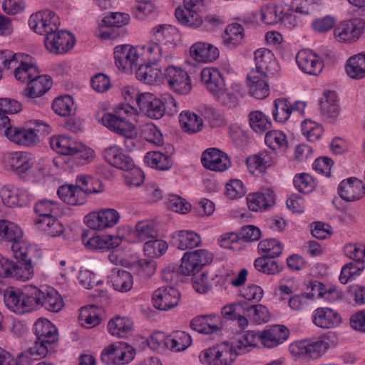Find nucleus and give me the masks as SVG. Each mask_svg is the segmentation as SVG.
Listing matches in <instances>:
<instances>
[{
    "instance_id": "19",
    "label": "nucleus",
    "mask_w": 365,
    "mask_h": 365,
    "mask_svg": "<svg viewBox=\"0 0 365 365\" xmlns=\"http://www.w3.org/2000/svg\"><path fill=\"white\" fill-rule=\"evenodd\" d=\"M299 68L304 73L317 76L323 69V62L315 53L309 49L300 50L296 56Z\"/></svg>"
},
{
    "instance_id": "44",
    "label": "nucleus",
    "mask_w": 365,
    "mask_h": 365,
    "mask_svg": "<svg viewBox=\"0 0 365 365\" xmlns=\"http://www.w3.org/2000/svg\"><path fill=\"white\" fill-rule=\"evenodd\" d=\"M50 145L53 150L62 155H72L80 146L79 142L66 135L53 136L50 140Z\"/></svg>"
},
{
    "instance_id": "15",
    "label": "nucleus",
    "mask_w": 365,
    "mask_h": 365,
    "mask_svg": "<svg viewBox=\"0 0 365 365\" xmlns=\"http://www.w3.org/2000/svg\"><path fill=\"white\" fill-rule=\"evenodd\" d=\"M46 49L54 54L64 53L71 50L75 44V38L69 32L58 29L44 38Z\"/></svg>"
},
{
    "instance_id": "3",
    "label": "nucleus",
    "mask_w": 365,
    "mask_h": 365,
    "mask_svg": "<svg viewBox=\"0 0 365 365\" xmlns=\"http://www.w3.org/2000/svg\"><path fill=\"white\" fill-rule=\"evenodd\" d=\"M33 331L36 340L26 355L29 359L37 361L44 358L51 346L58 340V329L50 321L41 318L34 323Z\"/></svg>"
},
{
    "instance_id": "41",
    "label": "nucleus",
    "mask_w": 365,
    "mask_h": 365,
    "mask_svg": "<svg viewBox=\"0 0 365 365\" xmlns=\"http://www.w3.org/2000/svg\"><path fill=\"white\" fill-rule=\"evenodd\" d=\"M161 69L157 66L141 62L136 70V78L146 84H154L160 81Z\"/></svg>"
},
{
    "instance_id": "40",
    "label": "nucleus",
    "mask_w": 365,
    "mask_h": 365,
    "mask_svg": "<svg viewBox=\"0 0 365 365\" xmlns=\"http://www.w3.org/2000/svg\"><path fill=\"white\" fill-rule=\"evenodd\" d=\"M133 323L128 317H115L111 319L108 324L110 334L118 338H125L131 334Z\"/></svg>"
},
{
    "instance_id": "28",
    "label": "nucleus",
    "mask_w": 365,
    "mask_h": 365,
    "mask_svg": "<svg viewBox=\"0 0 365 365\" xmlns=\"http://www.w3.org/2000/svg\"><path fill=\"white\" fill-rule=\"evenodd\" d=\"M35 163V158L27 152H14L9 155V165L14 173L26 178Z\"/></svg>"
},
{
    "instance_id": "59",
    "label": "nucleus",
    "mask_w": 365,
    "mask_h": 365,
    "mask_svg": "<svg viewBox=\"0 0 365 365\" xmlns=\"http://www.w3.org/2000/svg\"><path fill=\"white\" fill-rule=\"evenodd\" d=\"M249 122L252 130L257 133H263L271 127V121L262 111L254 110L249 114Z\"/></svg>"
},
{
    "instance_id": "25",
    "label": "nucleus",
    "mask_w": 365,
    "mask_h": 365,
    "mask_svg": "<svg viewBox=\"0 0 365 365\" xmlns=\"http://www.w3.org/2000/svg\"><path fill=\"white\" fill-rule=\"evenodd\" d=\"M190 327L199 333L211 334L221 330L222 323L220 316L210 314L195 317L190 322Z\"/></svg>"
},
{
    "instance_id": "57",
    "label": "nucleus",
    "mask_w": 365,
    "mask_h": 365,
    "mask_svg": "<svg viewBox=\"0 0 365 365\" xmlns=\"http://www.w3.org/2000/svg\"><path fill=\"white\" fill-rule=\"evenodd\" d=\"M259 341H261L260 332L249 331L234 345L240 355L250 351V348L256 346Z\"/></svg>"
},
{
    "instance_id": "2",
    "label": "nucleus",
    "mask_w": 365,
    "mask_h": 365,
    "mask_svg": "<svg viewBox=\"0 0 365 365\" xmlns=\"http://www.w3.org/2000/svg\"><path fill=\"white\" fill-rule=\"evenodd\" d=\"M0 63L3 69L10 71L15 79L21 83H27L40 73L35 59L27 53L2 50Z\"/></svg>"
},
{
    "instance_id": "31",
    "label": "nucleus",
    "mask_w": 365,
    "mask_h": 365,
    "mask_svg": "<svg viewBox=\"0 0 365 365\" xmlns=\"http://www.w3.org/2000/svg\"><path fill=\"white\" fill-rule=\"evenodd\" d=\"M268 76L257 71H250L247 75L249 92L257 99H264L269 94V86L267 83Z\"/></svg>"
},
{
    "instance_id": "48",
    "label": "nucleus",
    "mask_w": 365,
    "mask_h": 365,
    "mask_svg": "<svg viewBox=\"0 0 365 365\" xmlns=\"http://www.w3.org/2000/svg\"><path fill=\"white\" fill-rule=\"evenodd\" d=\"M133 235L139 242H146L158 237L155 222L152 220H143L137 222Z\"/></svg>"
},
{
    "instance_id": "11",
    "label": "nucleus",
    "mask_w": 365,
    "mask_h": 365,
    "mask_svg": "<svg viewBox=\"0 0 365 365\" xmlns=\"http://www.w3.org/2000/svg\"><path fill=\"white\" fill-rule=\"evenodd\" d=\"M135 350L127 343L118 342L106 348L101 353V360L108 365H125L135 356Z\"/></svg>"
},
{
    "instance_id": "38",
    "label": "nucleus",
    "mask_w": 365,
    "mask_h": 365,
    "mask_svg": "<svg viewBox=\"0 0 365 365\" xmlns=\"http://www.w3.org/2000/svg\"><path fill=\"white\" fill-rule=\"evenodd\" d=\"M255 62L256 67L252 71H257L267 76L277 65L274 53L267 48H260L255 51Z\"/></svg>"
},
{
    "instance_id": "47",
    "label": "nucleus",
    "mask_w": 365,
    "mask_h": 365,
    "mask_svg": "<svg viewBox=\"0 0 365 365\" xmlns=\"http://www.w3.org/2000/svg\"><path fill=\"white\" fill-rule=\"evenodd\" d=\"M145 161L151 168L160 170H168L173 165L171 156L159 151L147 153L145 156Z\"/></svg>"
},
{
    "instance_id": "61",
    "label": "nucleus",
    "mask_w": 365,
    "mask_h": 365,
    "mask_svg": "<svg viewBox=\"0 0 365 365\" xmlns=\"http://www.w3.org/2000/svg\"><path fill=\"white\" fill-rule=\"evenodd\" d=\"M168 244L165 241L155 237L145 242L143 252L148 257L155 258L165 254L168 250Z\"/></svg>"
},
{
    "instance_id": "29",
    "label": "nucleus",
    "mask_w": 365,
    "mask_h": 365,
    "mask_svg": "<svg viewBox=\"0 0 365 365\" xmlns=\"http://www.w3.org/2000/svg\"><path fill=\"white\" fill-rule=\"evenodd\" d=\"M313 323L322 329H333L341 323V317L337 311L329 307L316 309L312 315Z\"/></svg>"
},
{
    "instance_id": "60",
    "label": "nucleus",
    "mask_w": 365,
    "mask_h": 365,
    "mask_svg": "<svg viewBox=\"0 0 365 365\" xmlns=\"http://www.w3.org/2000/svg\"><path fill=\"white\" fill-rule=\"evenodd\" d=\"M274 109L272 112L275 121L279 123L286 122L292 113V104L285 98H277L274 101Z\"/></svg>"
},
{
    "instance_id": "18",
    "label": "nucleus",
    "mask_w": 365,
    "mask_h": 365,
    "mask_svg": "<svg viewBox=\"0 0 365 365\" xmlns=\"http://www.w3.org/2000/svg\"><path fill=\"white\" fill-rule=\"evenodd\" d=\"M180 300L179 292L173 287H162L153 294V307L161 311L169 310L178 305Z\"/></svg>"
},
{
    "instance_id": "58",
    "label": "nucleus",
    "mask_w": 365,
    "mask_h": 365,
    "mask_svg": "<svg viewBox=\"0 0 365 365\" xmlns=\"http://www.w3.org/2000/svg\"><path fill=\"white\" fill-rule=\"evenodd\" d=\"M52 108L61 116H68L75 111L73 98L68 95L56 98L53 102Z\"/></svg>"
},
{
    "instance_id": "17",
    "label": "nucleus",
    "mask_w": 365,
    "mask_h": 365,
    "mask_svg": "<svg viewBox=\"0 0 365 365\" xmlns=\"http://www.w3.org/2000/svg\"><path fill=\"white\" fill-rule=\"evenodd\" d=\"M51 86V78L39 73L37 77H34L27 82V86L22 91L21 94L28 103H33L35 98L43 96Z\"/></svg>"
},
{
    "instance_id": "5",
    "label": "nucleus",
    "mask_w": 365,
    "mask_h": 365,
    "mask_svg": "<svg viewBox=\"0 0 365 365\" xmlns=\"http://www.w3.org/2000/svg\"><path fill=\"white\" fill-rule=\"evenodd\" d=\"M329 347V343L322 339H303L291 343L289 351L295 360L316 359L323 355Z\"/></svg>"
},
{
    "instance_id": "10",
    "label": "nucleus",
    "mask_w": 365,
    "mask_h": 365,
    "mask_svg": "<svg viewBox=\"0 0 365 365\" xmlns=\"http://www.w3.org/2000/svg\"><path fill=\"white\" fill-rule=\"evenodd\" d=\"M114 58L118 68L125 73H131L134 69L137 70L138 65L142 62L139 48L130 45L116 46Z\"/></svg>"
},
{
    "instance_id": "14",
    "label": "nucleus",
    "mask_w": 365,
    "mask_h": 365,
    "mask_svg": "<svg viewBox=\"0 0 365 365\" xmlns=\"http://www.w3.org/2000/svg\"><path fill=\"white\" fill-rule=\"evenodd\" d=\"M120 218V215L116 210L107 208L88 214L85 222L93 230H103L114 227Z\"/></svg>"
},
{
    "instance_id": "12",
    "label": "nucleus",
    "mask_w": 365,
    "mask_h": 365,
    "mask_svg": "<svg viewBox=\"0 0 365 365\" xmlns=\"http://www.w3.org/2000/svg\"><path fill=\"white\" fill-rule=\"evenodd\" d=\"M200 78L206 89L218 99L224 98L225 94L235 95L227 88L225 80L218 69L212 67L203 68L200 72Z\"/></svg>"
},
{
    "instance_id": "55",
    "label": "nucleus",
    "mask_w": 365,
    "mask_h": 365,
    "mask_svg": "<svg viewBox=\"0 0 365 365\" xmlns=\"http://www.w3.org/2000/svg\"><path fill=\"white\" fill-rule=\"evenodd\" d=\"M258 250L263 257L276 258L282 253L283 245L276 239H266L259 242Z\"/></svg>"
},
{
    "instance_id": "7",
    "label": "nucleus",
    "mask_w": 365,
    "mask_h": 365,
    "mask_svg": "<svg viewBox=\"0 0 365 365\" xmlns=\"http://www.w3.org/2000/svg\"><path fill=\"white\" fill-rule=\"evenodd\" d=\"M207 0H184L183 9L175 10V16L183 25L193 29L200 27L203 21L200 14L205 7Z\"/></svg>"
},
{
    "instance_id": "56",
    "label": "nucleus",
    "mask_w": 365,
    "mask_h": 365,
    "mask_svg": "<svg viewBox=\"0 0 365 365\" xmlns=\"http://www.w3.org/2000/svg\"><path fill=\"white\" fill-rule=\"evenodd\" d=\"M244 29L237 23L227 26L223 36L224 43L230 47L240 45L244 37Z\"/></svg>"
},
{
    "instance_id": "9",
    "label": "nucleus",
    "mask_w": 365,
    "mask_h": 365,
    "mask_svg": "<svg viewBox=\"0 0 365 365\" xmlns=\"http://www.w3.org/2000/svg\"><path fill=\"white\" fill-rule=\"evenodd\" d=\"M213 259V255L206 250H197L184 254L179 272L185 276L195 275L202 267L209 264Z\"/></svg>"
},
{
    "instance_id": "26",
    "label": "nucleus",
    "mask_w": 365,
    "mask_h": 365,
    "mask_svg": "<svg viewBox=\"0 0 365 365\" xmlns=\"http://www.w3.org/2000/svg\"><path fill=\"white\" fill-rule=\"evenodd\" d=\"M2 202L9 207H22L31 200V195L24 187H4L0 190Z\"/></svg>"
},
{
    "instance_id": "52",
    "label": "nucleus",
    "mask_w": 365,
    "mask_h": 365,
    "mask_svg": "<svg viewBox=\"0 0 365 365\" xmlns=\"http://www.w3.org/2000/svg\"><path fill=\"white\" fill-rule=\"evenodd\" d=\"M137 4L132 7L133 16L140 21L158 16V10L150 1L136 0Z\"/></svg>"
},
{
    "instance_id": "33",
    "label": "nucleus",
    "mask_w": 365,
    "mask_h": 365,
    "mask_svg": "<svg viewBox=\"0 0 365 365\" xmlns=\"http://www.w3.org/2000/svg\"><path fill=\"white\" fill-rule=\"evenodd\" d=\"M190 55L199 63H209L215 61L220 56L218 48L211 43L198 41L190 48Z\"/></svg>"
},
{
    "instance_id": "37",
    "label": "nucleus",
    "mask_w": 365,
    "mask_h": 365,
    "mask_svg": "<svg viewBox=\"0 0 365 365\" xmlns=\"http://www.w3.org/2000/svg\"><path fill=\"white\" fill-rule=\"evenodd\" d=\"M34 252H31L26 257H15L21 261L22 264L19 265L12 262V267L10 268L11 274L8 277L25 282L31 279L34 275V268L31 264V257Z\"/></svg>"
},
{
    "instance_id": "20",
    "label": "nucleus",
    "mask_w": 365,
    "mask_h": 365,
    "mask_svg": "<svg viewBox=\"0 0 365 365\" xmlns=\"http://www.w3.org/2000/svg\"><path fill=\"white\" fill-rule=\"evenodd\" d=\"M201 161L205 168L217 172H223L231 165L229 157L217 148H209L205 150Z\"/></svg>"
},
{
    "instance_id": "42",
    "label": "nucleus",
    "mask_w": 365,
    "mask_h": 365,
    "mask_svg": "<svg viewBox=\"0 0 365 365\" xmlns=\"http://www.w3.org/2000/svg\"><path fill=\"white\" fill-rule=\"evenodd\" d=\"M247 200L249 209L255 212L266 210L274 204V195L269 192L250 194Z\"/></svg>"
},
{
    "instance_id": "32",
    "label": "nucleus",
    "mask_w": 365,
    "mask_h": 365,
    "mask_svg": "<svg viewBox=\"0 0 365 365\" xmlns=\"http://www.w3.org/2000/svg\"><path fill=\"white\" fill-rule=\"evenodd\" d=\"M141 61L157 66L163 59L168 61L169 56L160 42L150 40L141 48H139Z\"/></svg>"
},
{
    "instance_id": "39",
    "label": "nucleus",
    "mask_w": 365,
    "mask_h": 365,
    "mask_svg": "<svg viewBox=\"0 0 365 365\" xmlns=\"http://www.w3.org/2000/svg\"><path fill=\"white\" fill-rule=\"evenodd\" d=\"M174 245L180 250L192 249L200 245V236L190 230L177 231L173 235Z\"/></svg>"
},
{
    "instance_id": "24",
    "label": "nucleus",
    "mask_w": 365,
    "mask_h": 365,
    "mask_svg": "<svg viewBox=\"0 0 365 365\" xmlns=\"http://www.w3.org/2000/svg\"><path fill=\"white\" fill-rule=\"evenodd\" d=\"M103 158L110 165L120 170H129L135 167L131 157L124 153L123 149L116 145L106 148L103 151Z\"/></svg>"
},
{
    "instance_id": "45",
    "label": "nucleus",
    "mask_w": 365,
    "mask_h": 365,
    "mask_svg": "<svg viewBox=\"0 0 365 365\" xmlns=\"http://www.w3.org/2000/svg\"><path fill=\"white\" fill-rule=\"evenodd\" d=\"M179 121L182 130L189 134L198 133L203 127L202 119L190 110L182 112Z\"/></svg>"
},
{
    "instance_id": "27",
    "label": "nucleus",
    "mask_w": 365,
    "mask_h": 365,
    "mask_svg": "<svg viewBox=\"0 0 365 365\" xmlns=\"http://www.w3.org/2000/svg\"><path fill=\"white\" fill-rule=\"evenodd\" d=\"M83 244L90 250L111 249L119 245V239L111 235H97L93 232H83L81 236Z\"/></svg>"
},
{
    "instance_id": "22",
    "label": "nucleus",
    "mask_w": 365,
    "mask_h": 365,
    "mask_svg": "<svg viewBox=\"0 0 365 365\" xmlns=\"http://www.w3.org/2000/svg\"><path fill=\"white\" fill-rule=\"evenodd\" d=\"M5 135L11 141L23 146H32L39 141L36 130L24 127L9 126L4 130Z\"/></svg>"
},
{
    "instance_id": "30",
    "label": "nucleus",
    "mask_w": 365,
    "mask_h": 365,
    "mask_svg": "<svg viewBox=\"0 0 365 365\" xmlns=\"http://www.w3.org/2000/svg\"><path fill=\"white\" fill-rule=\"evenodd\" d=\"M139 108L148 117L153 119L161 118L165 113V106L162 100L155 97L153 93H145L139 99Z\"/></svg>"
},
{
    "instance_id": "23",
    "label": "nucleus",
    "mask_w": 365,
    "mask_h": 365,
    "mask_svg": "<svg viewBox=\"0 0 365 365\" xmlns=\"http://www.w3.org/2000/svg\"><path fill=\"white\" fill-rule=\"evenodd\" d=\"M338 192L344 200L353 202L364 196L365 186L362 180L356 178H349L340 182Z\"/></svg>"
},
{
    "instance_id": "49",
    "label": "nucleus",
    "mask_w": 365,
    "mask_h": 365,
    "mask_svg": "<svg viewBox=\"0 0 365 365\" xmlns=\"http://www.w3.org/2000/svg\"><path fill=\"white\" fill-rule=\"evenodd\" d=\"M346 71L352 78L359 79L365 77V53L349 58Z\"/></svg>"
},
{
    "instance_id": "6",
    "label": "nucleus",
    "mask_w": 365,
    "mask_h": 365,
    "mask_svg": "<svg viewBox=\"0 0 365 365\" xmlns=\"http://www.w3.org/2000/svg\"><path fill=\"white\" fill-rule=\"evenodd\" d=\"M240 355L235 346L224 342L205 349L200 355L202 364L208 365H230Z\"/></svg>"
},
{
    "instance_id": "8",
    "label": "nucleus",
    "mask_w": 365,
    "mask_h": 365,
    "mask_svg": "<svg viewBox=\"0 0 365 365\" xmlns=\"http://www.w3.org/2000/svg\"><path fill=\"white\" fill-rule=\"evenodd\" d=\"M29 26L35 33L47 36L48 34L58 29L60 20L53 11L44 9L38 11L30 16Z\"/></svg>"
},
{
    "instance_id": "43",
    "label": "nucleus",
    "mask_w": 365,
    "mask_h": 365,
    "mask_svg": "<svg viewBox=\"0 0 365 365\" xmlns=\"http://www.w3.org/2000/svg\"><path fill=\"white\" fill-rule=\"evenodd\" d=\"M320 108L324 118H335L339 113L336 93L334 91H325L320 101Z\"/></svg>"
},
{
    "instance_id": "64",
    "label": "nucleus",
    "mask_w": 365,
    "mask_h": 365,
    "mask_svg": "<svg viewBox=\"0 0 365 365\" xmlns=\"http://www.w3.org/2000/svg\"><path fill=\"white\" fill-rule=\"evenodd\" d=\"M166 205L169 210L182 215L188 213L192 207L185 199L174 194L168 195Z\"/></svg>"
},
{
    "instance_id": "1",
    "label": "nucleus",
    "mask_w": 365,
    "mask_h": 365,
    "mask_svg": "<svg viewBox=\"0 0 365 365\" xmlns=\"http://www.w3.org/2000/svg\"><path fill=\"white\" fill-rule=\"evenodd\" d=\"M4 300L9 309L18 314L32 312L41 308L58 312L63 307L60 294L53 288L29 286L24 291L7 288L4 292Z\"/></svg>"
},
{
    "instance_id": "50",
    "label": "nucleus",
    "mask_w": 365,
    "mask_h": 365,
    "mask_svg": "<svg viewBox=\"0 0 365 365\" xmlns=\"http://www.w3.org/2000/svg\"><path fill=\"white\" fill-rule=\"evenodd\" d=\"M274 258L269 257H258L254 262L255 269L268 275H275L280 273L283 269V266L278 261L274 260Z\"/></svg>"
},
{
    "instance_id": "13",
    "label": "nucleus",
    "mask_w": 365,
    "mask_h": 365,
    "mask_svg": "<svg viewBox=\"0 0 365 365\" xmlns=\"http://www.w3.org/2000/svg\"><path fill=\"white\" fill-rule=\"evenodd\" d=\"M365 28L364 21L358 18L341 22L334 31L335 38L343 43L356 41L362 35Z\"/></svg>"
},
{
    "instance_id": "63",
    "label": "nucleus",
    "mask_w": 365,
    "mask_h": 365,
    "mask_svg": "<svg viewBox=\"0 0 365 365\" xmlns=\"http://www.w3.org/2000/svg\"><path fill=\"white\" fill-rule=\"evenodd\" d=\"M176 33L175 28L169 24H160L155 26L151 31V39L165 45L170 41L171 35Z\"/></svg>"
},
{
    "instance_id": "34",
    "label": "nucleus",
    "mask_w": 365,
    "mask_h": 365,
    "mask_svg": "<svg viewBox=\"0 0 365 365\" xmlns=\"http://www.w3.org/2000/svg\"><path fill=\"white\" fill-rule=\"evenodd\" d=\"M289 336V329L280 324L260 332L261 342L267 348H274L284 343Z\"/></svg>"
},
{
    "instance_id": "46",
    "label": "nucleus",
    "mask_w": 365,
    "mask_h": 365,
    "mask_svg": "<svg viewBox=\"0 0 365 365\" xmlns=\"http://www.w3.org/2000/svg\"><path fill=\"white\" fill-rule=\"evenodd\" d=\"M191 336L183 331H177L165 339L166 347L174 351H181L191 345Z\"/></svg>"
},
{
    "instance_id": "35",
    "label": "nucleus",
    "mask_w": 365,
    "mask_h": 365,
    "mask_svg": "<svg viewBox=\"0 0 365 365\" xmlns=\"http://www.w3.org/2000/svg\"><path fill=\"white\" fill-rule=\"evenodd\" d=\"M108 283L116 291L127 292L133 285L132 274L123 269H113L108 277Z\"/></svg>"
},
{
    "instance_id": "16",
    "label": "nucleus",
    "mask_w": 365,
    "mask_h": 365,
    "mask_svg": "<svg viewBox=\"0 0 365 365\" xmlns=\"http://www.w3.org/2000/svg\"><path fill=\"white\" fill-rule=\"evenodd\" d=\"M165 77L170 88L177 93L187 95L192 90L187 73L180 68L170 66L165 69Z\"/></svg>"
},
{
    "instance_id": "36",
    "label": "nucleus",
    "mask_w": 365,
    "mask_h": 365,
    "mask_svg": "<svg viewBox=\"0 0 365 365\" xmlns=\"http://www.w3.org/2000/svg\"><path fill=\"white\" fill-rule=\"evenodd\" d=\"M57 194L65 203L73 205H81L86 203L87 196L73 185H63L58 187Z\"/></svg>"
},
{
    "instance_id": "21",
    "label": "nucleus",
    "mask_w": 365,
    "mask_h": 365,
    "mask_svg": "<svg viewBox=\"0 0 365 365\" xmlns=\"http://www.w3.org/2000/svg\"><path fill=\"white\" fill-rule=\"evenodd\" d=\"M99 123L110 131L121 135L130 134L135 126L132 123L111 113H103L97 114Z\"/></svg>"
},
{
    "instance_id": "51",
    "label": "nucleus",
    "mask_w": 365,
    "mask_h": 365,
    "mask_svg": "<svg viewBox=\"0 0 365 365\" xmlns=\"http://www.w3.org/2000/svg\"><path fill=\"white\" fill-rule=\"evenodd\" d=\"M264 141L266 145L273 150L285 151L288 147L286 134L279 130L268 131L265 134Z\"/></svg>"
},
{
    "instance_id": "54",
    "label": "nucleus",
    "mask_w": 365,
    "mask_h": 365,
    "mask_svg": "<svg viewBox=\"0 0 365 365\" xmlns=\"http://www.w3.org/2000/svg\"><path fill=\"white\" fill-rule=\"evenodd\" d=\"M36 223L38 225L41 230L51 237H56L63 232L64 227L57 219V216L46 217L43 220H36Z\"/></svg>"
},
{
    "instance_id": "62",
    "label": "nucleus",
    "mask_w": 365,
    "mask_h": 365,
    "mask_svg": "<svg viewBox=\"0 0 365 365\" xmlns=\"http://www.w3.org/2000/svg\"><path fill=\"white\" fill-rule=\"evenodd\" d=\"M79 321L82 326L91 328L100 323L98 307L91 305L83 307L79 314Z\"/></svg>"
},
{
    "instance_id": "4",
    "label": "nucleus",
    "mask_w": 365,
    "mask_h": 365,
    "mask_svg": "<svg viewBox=\"0 0 365 365\" xmlns=\"http://www.w3.org/2000/svg\"><path fill=\"white\" fill-rule=\"evenodd\" d=\"M22 237V230L17 225L7 220L0 221V242H12L11 248L14 257H26L34 252L33 247H28L21 241Z\"/></svg>"
},
{
    "instance_id": "53",
    "label": "nucleus",
    "mask_w": 365,
    "mask_h": 365,
    "mask_svg": "<svg viewBox=\"0 0 365 365\" xmlns=\"http://www.w3.org/2000/svg\"><path fill=\"white\" fill-rule=\"evenodd\" d=\"M34 211L38 215L36 220H43L46 217L58 216L61 213L58 202L46 200L36 203Z\"/></svg>"
}]
</instances>
